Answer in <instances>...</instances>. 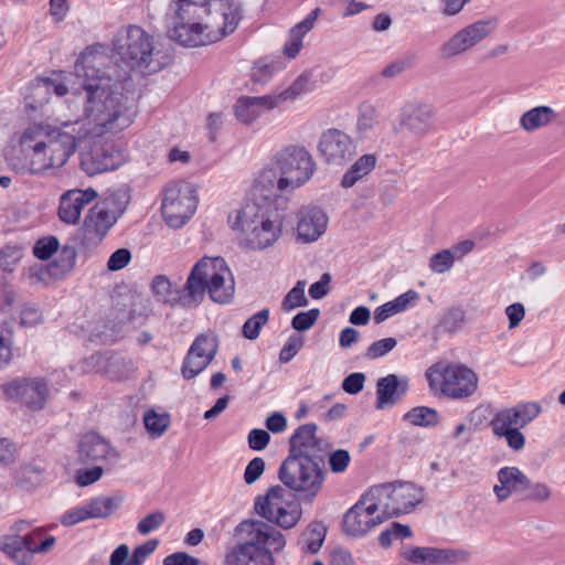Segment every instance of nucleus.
<instances>
[{"label":"nucleus","mask_w":565,"mask_h":565,"mask_svg":"<svg viewBox=\"0 0 565 565\" xmlns=\"http://www.w3.org/2000/svg\"><path fill=\"white\" fill-rule=\"evenodd\" d=\"M305 287L306 281L298 280L297 284L289 290L281 303V308L285 311H291L308 303V299L305 295Z\"/></svg>","instance_id":"obj_48"},{"label":"nucleus","mask_w":565,"mask_h":565,"mask_svg":"<svg viewBox=\"0 0 565 565\" xmlns=\"http://www.w3.org/2000/svg\"><path fill=\"white\" fill-rule=\"evenodd\" d=\"M466 323V311L462 307L454 306L448 308L439 320L443 331L455 333Z\"/></svg>","instance_id":"obj_46"},{"label":"nucleus","mask_w":565,"mask_h":565,"mask_svg":"<svg viewBox=\"0 0 565 565\" xmlns=\"http://www.w3.org/2000/svg\"><path fill=\"white\" fill-rule=\"evenodd\" d=\"M411 57H402L388 63L381 72L384 78H394L412 66Z\"/></svg>","instance_id":"obj_64"},{"label":"nucleus","mask_w":565,"mask_h":565,"mask_svg":"<svg viewBox=\"0 0 565 565\" xmlns=\"http://www.w3.org/2000/svg\"><path fill=\"white\" fill-rule=\"evenodd\" d=\"M278 478L285 488L312 502L320 493L326 480L323 460L287 456L278 470Z\"/></svg>","instance_id":"obj_6"},{"label":"nucleus","mask_w":565,"mask_h":565,"mask_svg":"<svg viewBox=\"0 0 565 565\" xmlns=\"http://www.w3.org/2000/svg\"><path fill=\"white\" fill-rule=\"evenodd\" d=\"M303 347V339L301 335L292 334L288 338L279 353V361L281 363L289 362Z\"/></svg>","instance_id":"obj_61"},{"label":"nucleus","mask_w":565,"mask_h":565,"mask_svg":"<svg viewBox=\"0 0 565 565\" xmlns=\"http://www.w3.org/2000/svg\"><path fill=\"white\" fill-rule=\"evenodd\" d=\"M254 508L259 516L284 529L294 527L301 518L300 505L280 486L271 487L266 494L258 495Z\"/></svg>","instance_id":"obj_11"},{"label":"nucleus","mask_w":565,"mask_h":565,"mask_svg":"<svg viewBox=\"0 0 565 565\" xmlns=\"http://www.w3.org/2000/svg\"><path fill=\"white\" fill-rule=\"evenodd\" d=\"M60 243L56 237L50 236L39 239L34 247L33 254L42 260L49 259L54 253L57 252Z\"/></svg>","instance_id":"obj_52"},{"label":"nucleus","mask_w":565,"mask_h":565,"mask_svg":"<svg viewBox=\"0 0 565 565\" xmlns=\"http://www.w3.org/2000/svg\"><path fill=\"white\" fill-rule=\"evenodd\" d=\"M211 10L188 11L186 8L169 6L166 13L168 38L184 46L198 47L210 42L209 23Z\"/></svg>","instance_id":"obj_7"},{"label":"nucleus","mask_w":565,"mask_h":565,"mask_svg":"<svg viewBox=\"0 0 565 565\" xmlns=\"http://www.w3.org/2000/svg\"><path fill=\"white\" fill-rule=\"evenodd\" d=\"M235 296V278L222 257L214 256V302L228 305Z\"/></svg>","instance_id":"obj_32"},{"label":"nucleus","mask_w":565,"mask_h":565,"mask_svg":"<svg viewBox=\"0 0 565 565\" xmlns=\"http://www.w3.org/2000/svg\"><path fill=\"white\" fill-rule=\"evenodd\" d=\"M376 162L377 158L375 154L367 153L361 156L344 173L341 185L345 189L352 188L375 168Z\"/></svg>","instance_id":"obj_37"},{"label":"nucleus","mask_w":565,"mask_h":565,"mask_svg":"<svg viewBox=\"0 0 565 565\" xmlns=\"http://www.w3.org/2000/svg\"><path fill=\"white\" fill-rule=\"evenodd\" d=\"M214 42L233 34L244 18L241 0H214Z\"/></svg>","instance_id":"obj_24"},{"label":"nucleus","mask_w":565,"mask_h":565,"mask_svg":"<svg viewBox=\"0 0 565 565\" xmlns=\"http://www.w3.org/2000/svg\"><path fill=\"white\" fill-rule=\"evenodd\" d=\"M380 124V115L377 109L373 105H363L360 108L356 131L361 137L369 136L370 132L374 131Z\"/></svg>","instance_id":"obj_43"},{"label":"nucleus","mask_w":565,"mask_h":565,"mask_svg":"<svg viewBox=\"0 0 565 565\" xmlns=\"http://www.w3.org/2000/svg\"><path fill=\"white\" fill-rule=\"evenodd\" d=\"M409 380L406 376L388 374L376 383V408L384 409L397 403L408 391Z\"/></svg>","instance_id":"obj_31"},{"label":"nucleus","mask_w":565,"mask_h":565,"mask_svg":"<svg viewBox=\"0 0 565 565\" xmlns=\"http://www.w3.org/2000/svg\"><path fill=\"white\" fill-rule=\"evenodd\" d=\"M170 415L157 409H147L143 414V424L147 431L153 437L162 436L170 426Z\"/></svg>","instance_id":"obj_40"},{"label":"nucleus","mask_w":565,"mask_h":565,"mask_svg":"<svg viewBox=\"0 0 565 565\" xmlns=\"http://www.w3.org/2000/svg\"><path fill=\"white\" fill-rule=\"evenodd\" d=\"M326 537V527L316 523L308 526L299 539L301 550L311 554L319 552Z\"/></svg>","instance_id":"obj_41"},{"label":"nucleus","mask_w":565,"mask_h":565,"mask_svg":"<svg viewBox=\"0 0 565 565\" xmlns=\"http://www.w3.org/2000/svg\"><path fill=\"white\" fill-rule=\"evenodd\" d=\"M355 151L352 137L337 128L324 130L318 141V153L329 166H345L354 157Z\"/></svg>","instance_id":"obj_16"},{"label":"nucleus","mask_w":565,"mask_h":565,"mask_svg":"<svg viewBox=\"0 0 565 565\" xmlns=\"http://www.w3.org/2000/svg\"><path fill=\"white\" fill-rule=\"evenodd\" d=\"M158 545L159 541L157 539H151L137 546L131 554L134 565H142L145 561L156 551Z\"/></svg>","instance_id":"obj_63"},{"label":"nucleus","mask_w":565,"mask_h":565,"mask_svg":"<svg viewBox=\"0 0 565 565\" xmlns=\"http://www.w3.org/2000/svg\"><path fill=\"white\" fill-rule=\"evenodd\" d=\"M371 491L386 519L412 512L424 499L423 489L412 482L383 483Z\"/></svg>","instance_id":"obj_12"},{"label":"nucleus","mask_w":565,"mask_h":565,"mask_svg":"<svg viewBox=\"0 0 565 565\" xmlns=\"http://www.w3.org/2000/svg\"><path fill=\"white\" fill-rule=\"evenodd\" d=\"M25 539L20 534L4 535L0 537V548L11 557L25 550Z\"/></svg>","instance_id":"obj_54"},{"label":"nucleus","mask_w":565,"mask_h":565,"mask_svg":"<svg viewBox=\"0 0 565 565\" xmlns=\"http://www.w3.org/2000/svg\"><path fill=\"white\" fill-rule=\"evenodd\" d=\"M12 358V332L0 323V367Z\"/></svg>","instance_id":"obj_60"},{"label":"nucleus","mask_w":565,"mask_h":565,"mask_svg":"<svg viewBox=\"0 0 565 565\" xmlns=\"http://www.w3.org/2000/svg\"><path fill=\"white\" fill-rule=\"evenodd\" d=\"M319 316V309L299 312L292 318L291 326L297 331H307L317 322Z\"/></svg>","instance_id":"obj_57"},{"label":"nucleus","mask_w":565,"mask_h":565,"mask_svg":"<svg viewBox=\"0 0 565 565\" xmlns=\"http://www.w3.org/2000/svg\"><path fill=\"white\" fill-rule=\"evenodd\" d=\"M281 192H288V190L281 184V179L270 164L259 171L253 182L249 198L245 202L258 203L264 206L282 205L288 207L287 200L280 196Z\"/></svg>","instance_id":"obj_19"},{"label":"nucleus","mask_w":565,"mask_h":565,"mask_svg":"<svg viewBox=\"0 0 565 565\" xmlns=\"http://www.w3.org/2000/svg\"><path fill=\"white\" fill-rule=\"evenodd\" d=\"M209 338L201 335L191 345L184 361L182 373L186 379H192L203 371L212 360V352L207 350Z\"/></svg>","instance_id":"obj_34"},{"label":"nucleus","mask_w":565,"mask_h":565,"mask_svg":"<svg viewBox=\"0 0 565 565\" xmlns=\"http://www.w3.org/2000/svg\"><path fill=\"white\" fill-rule=\"evenodd\" d=\"M386 518L371 489L344 514L343 530L352 536H362Z\"/></svg>","instance_id":"obj_15"},{"label":"nucleus","mask_w":565,"mask_h":565,"mask_svg":"<svg viewBox=\"0 0 565 565\" xmlns=\"http://www.w3.org/2000/svg\"><path fill=\"white\" fill-rule=\"evenodd\" d=\"M426 377L431 391L452 399L471 396L479 382L476 372L462 364H434L427 369Z\"/></svg>","instance_id":"obj_8"},{"label":"nucleus","mask_w":565,"mask_h":565,"mask_svg":"<svg viewBox=\"0 0 565 565\" xmlns=\"http://www.w3.org/2000/svg\"><path fill=\"white\" fill-rule=\"evenodd\" d=\"M76 254L73 248L64 247L60 254V260L52 264L53 275L68 273L73 269Z\"/></svg>","instance_id":"obj_58"},{"label":"nucleus","mask_w":565,"mask_h":565,"mask_svg":"<svg viewBox=\"0 0 565 565\" xmlns=\"http://www.w3.org/2000/svg\"><path fill=\"white\" fill-rule=\"evenodd\" d=\"M82 89V118L71 120L84 138L116 134L128 128L135 118L132 104L124 93L125 84L110 74V58L103 47H88L74 66Z\"/></svg>","instance_id":"obj_1"},{"label":"nucleus","mask_w":565,"mask_h":565,"mask_svg":"<svg viewBox=\"0 0 565 565\" xmlns=\"http://www.w3.org/2000/svg\"><path fill=\"white\" fill-rule=\"evenodd\" d=\"M97 198V192L87 188L85 190L72 189L60 198L58 217L66 224L74 225L79 218L83 209Z\"/></svg>","instance_id":"obj_26"},{"label":"nucleus","mask_w":565,"mask_h":565,"mask_svg":"<svg viewBox=\"0 0 565 565\" xmlns=\"http://www.w3.org/2000/svg\"><path fill=\"white\" fill-rule=\"evenodd\" d=\"M188 308L198 307L212 291V257L203 256L191 268L183 286Z\"/></svg>","instance_id":"obj_20"},{"label":"nucleus","mask_w":565,"mask_h":565,"mask_svg":"<svg viewBox=\"0 0 565 565\" xmlns=\"http://www.w3.org/2000/svg\"><path fill=\"white\" fill-rule=\"evenodd\" d=\"M196 206L195 190L188 183H180L166 190L161 211L170 227L180 228L193 216Z\"/></svg>","instance_id":"obj_13"},{"label":"nucleus","mask_w":565,"mask_h":565,"mask_svg":"<svg viewBox=\"0 0 565 565\" xmlns=\"http://www.w3.org/2000/svg\"><path fill=\"white\" fill-rule=\"evenodd\" d=\"M23 537L25 539V550L31 554L46 553L55 544V537L45 535L43 529H35L31 533L24 534Z\"/></svg>","instance_id":"obj_42"},{"label":"nucleus","mask_w":565,"mask_h":565,"mask_svg":"<svg viewBox=\"0 0 565 565\" xmlns=\"http://www.w3.org/2000/svg\"><path fill=\"white\" fill-rule=\"evenodd\" d=\"M154 296L162 302L170 306H182L188 308L183 299L184 290L173 288L171 280L163 275L156 276L151 284Z\"/></svg>","instance_id":"obj_36"},{"label":"nucleus","mask_w":565,"mask_h":565,"mask_svg":"<svg viewBox=\"0 0 565 565\" xmlns=\"http://www.w3.org/2000/svg\"><path fill=\"white\" fill-rule=\"evenodd\" d=\"M79 459L84 463H114L117 452L100 436L89 433L83 436L78 446Z\"/></svg>","instance_id":"obj_28"},{"label":"nucleus","mask_w":565,"mask_h":565,"mask_svg":"<svg viewBox=\"0 0 565 565\" xmlns=\"http://www.w3.org/2000/svg\"><path fill=\"white\" fill-rule=\"evenodd\" d=\"M119 497H97L84 505L72 508L61 516V523L73 526L88 519H102L109 516L121 503Z\"/></svg>","instance_id":"obj_22"},{"label":"nucleus","mask_w":565,"mask_h":565,"mask_svg":"<svg viewBox=\"0 0 565 565\" xmlns=\"http://www.w3.org/2000/svg\"><path fill=\"white\" fill-rule=\"evenodd\" d=\"M280 67L281 63L278 60L263 57L254 63L250 76L254 82L264 84L268 82Z\"/></svg>","instance_id":"obj_45"},{"label":"nucleus","mask_w":565,"mask_h":565,"mask_svg":"<svg viewBox=\"0 0 565 565\" xmlns=\"http://www.w3.org/2000/svg\"><path fill=\"white\" fill-rule=\"evenodd\" d=\"M309 78L307 75H300L296 78V81L286 89H284L278 95H273L276 98V104L279 106L281 103L287 100H294L299 97L301 94L308 90Z\"/></svg>","instance_id":"obj_49"},{"label":"nucleus","mask_w":565,"mask_h":565,"mask_svg":"<svg viewBox=\"0 0 565 565\" xmlns=\"http://www.w3.org/2000/svg\"><path fill=\"white\" fill-rule=\"evenodd\" d=\"M289 223L288 207L282 205H259L245 202L241 209L228 215L232 230L238 232L245 246L263 250L273 246Z\"/></svg>","instance_id":"obj_3"},{"label":"nucleus","mask_w":565,"mask_h":565,"mask_svg":"<svg viewBox=\"0 0 565 565\" xmlns=\"http://www.w3.org/2000/svg\"><path fill=\"white\" fill-rule=\"evenodd\" d=\"M109 205V199H106L103 205H96L90 209L85 217L82 227V244L86 248L98 246L117 222L118 215L124 212V210L111 211Z\"/></svg>","instance_id":"obj_18"},{"label":"nucleus","mask_w":565,"mask_h":565,"mask_svg":"<svg viewBox=\"0 0 565 565\" xmlns=\"http://www.w3.org/2000/svg\"><path fill=\"white\" fill-rule=\"evenodd\" d=\"M102 465L103 463H97L93 468L79 469L76 475L77 484L81 487H86L98 481L104 473Z\"/></svg>","instance_id":"obj_62"},{"label":"nucleus","mask_w":565,"mask_h":565,"mask_svg":"<svg viewBox=\"0 0 565 565\" xmlns=\"http://www.w3.org/2000/svg\"><path fill=\"white\" fill-rule=\"evenodd\" d=\"M559 115L550 106H536L526 110L520 118V127L533 132L558 121Z\"/></svg>","instance_id":"obj_35"},{"label":"nucleus","mask_w":565,"mask_h":565,"mask_svg":"<svg viewBox=\"0 0 565 565\" xmlns=\"http://www.w3.org/2000/svg\"><path fill=\"white\" fill-rule=\"evenodd\" d=\"M397 344L395 338H385L373 342L366 350L365 356L371 360H375L386 355Z\"/></svg>","instance_id":"obj_56"},{"label":"nucleus","mask_w":565,"mask_h":565,"mask_svg":"<svg viewBox=\"0 0 565 565\" xmlns=\"http://www.w3.org/2000/svg\"><path fill=\"white\" fill-rule=\"evenodd\" d=\"M82 145L79 166L88 175L116 170L127 160L125 151L105 136L87 137Z\"/></svg>","instance_id":"obj_9"},{"label":"nucleus","mask_w":565,"mask_h":565,"mask_svg":"<svg viewBox=\"0 0 565 565\" xmlns=\"http://www.w3.org/2000/svg\"><path fill=\"white\" fill-rule=\"evenodd\" d=\"M399 555L412 565H456L470 559V553L466 550L431 546H406Z\"/></svg>","instance_id":"obj_17"},{"label":"nucleus","mask_w":565,"mask_h":565,"mask_svg":"<svg viewBox=\"0 0 565 565\" xmlns=\"http://www.w3.org/2000/svg\"><path fill=\"white\" fill-rule=\"evenodd\" d=\"M455 257L451 250L443 249L434 254L429 259V268L437 274H444L450 270L454 266Z\"/></svg>","instance_id":"obj_51"},{"label":"nucleus","mask_w":565,"mask_h":565,"mask_svg":"<svg viewBox=\"0 0 565 565\" xmlns=\"http://www.w3.org/2000/svg\"><path fill=\"white\" fill-rule=\"evenodd\" d=\"M1 388L8 399L21 401L32 409L42 408L49 395L46 383L39 379L13 380Z\"/></svg>","instance_id":"obj_21"},{"label":"nucleus","mask_w":565,"mask_h":565,"mask_svg":"<svg viewBox=\"0 0 565 565\" xmlns=\"http://www.w3.org/2000/svg\"><path fill=\"white\" fill-rule=\"evenodd\" d=\"M290 457L323 460L322 441L317 437V425L305 424L296 429L289 440Z\"/></svg>","instance_id":"obj_25"},{"label":"nucleus","mask_w":565,"mask_h":565,"mask_svg":"<svg viewBox=\"0 0 565 565\" xmlns=\"http://www.w3.org/2000/svg\"><path fill=\"white\" fill-rule=\"evenodd\" d=\"M237 543L227 550L223 565H274V552L281 551L286 541L270 524L248 519L235 529Z\"/></svg>","instance_id":"obj_4"},{"label":"nucleus","mask_w":565,"mask_h":565,"mask_svg":"<svg viewBox=\"0 0 565 565\" xmlns=\"http://www.w3.org/2000/svg\"><path fill=\"white\" fill-rule=\"evenodd\" d=\"M511 408L514 409L521 428L532 423L542 412V406L537 402L521 403Z\"/></svg>","instance_id":"obj_50"},{"label":"nucleus","mask_w":565,"mask_h":565,"mask_svg":"<svg viewBox=\"0 0 565 565\" xmlns=\"http://www.w3.org/2000/svg\"><path fill=\"white\" fill-rule=\"evenodd\" d=\"M166 521V516L163 514V512L161 511H154L148 515H146L145 518H142L138 525H137V531L141 534V535H147L156 530H158Z\"/></svg>","instance_id":"obj_53"},{"label":"nucleus","mask_w":565,"mask_h":565,"mask_svg":"<svg viewBox=\"0 0 565 565\" xmlns=\"http://www.w3.org/2000/svg\"><path fill=\"white\" fill-rule=\"evenodd\" d=\"M278 107L273 95L258 97L242 96L237 99L234 111L236 119L244 125H250L265 113Z\"/></svg>","instance_id":"obj_30"},{"label":"nucleus","mask_w":565,"mask_h":565,"mask_svg":"<svg viewBox=\"0 0 565 565\" xmlns=\"http://www.w3.org/2000/svg\"><path fill=\"white\" fill-rule=\"evenodd\" d=\"M269 309H263L248 318L242 328L243 335L248 340L259 337L263 327L268 322Z\"/></svg>","instance_id":"obj_47"},{"label":"nucleus","mask_w":565,"mask_h":565,"mask_svg":"<svg viewBox=\"0 0 565 565\" xmlns=\"http://www.w3.org/2000/svg\"><path fill=\"white\" fill-rule=\"evenodd\" d=\"M328 216L319 207H303L299 211L297 235L303 243L317 241L327 230Z\"/></svg>","instance_id":"obj_29"},{"label":"nucleus","mask_w":565,"mask_h":565,"mask_svg":"<svg viewBox=\"0 0 565 565\" xmlns=\"http://www.w3.org/2000/svg\"><path fill=\"white\" fill-rule=\"evenodd\" d=\"M270 164L276 169L281 184L292 191L311 179L316 170L312 156L303 147L288 146L278 151Z\"/></svg>","instance_id":"obj_10"},{"label":"nucleus","mask_w":565,"mask_h":565,"mask_svg":"<svg viewBox=\"0 0 565 565\" xmlns=\"http://www.w3.org/2000/svg\"><path fill=\"white\" fill-rule=\"evenodd\" d=\"M436 119V109L426 103H411L405 105L399 115V125L416 138L426 137L433 129Z\"/></svg>","instance_id":"obj_23"},{"label":"nucleus","mask_w":565,"mask_h":565,"mask_svg":"<svg viewBox=\"0 0 565 565\" xmlns=\"http://www.w3.org/2000/svg\"><path fill=\"white\" fill-rule=\"evenodd\" d=\"M85 139L75 125L63 121L58 127L33 124L19 137L21 157L12 162L14 169L30 173H43L62 168Z\"/></svg>","instance_id":"obj_2"},{"label":"nucleus","mask_w":565,"mask_h":565,"mask_svg":"<svg viewBox=\"0 0 565 565\" xmlns=\"http://www.w3.org/2000/svg\"><path fill=\"white\" fill-rule=\"evenodd\" d=\"M22 249L18 246H6L0 250V267L6 271L13 270L22 258Z\"/></svg>","instance_id":"obj_55"},{"label":"nucleus","mask_w":565,"mask_h":565,"mask_svg":"<svg viewBox=\"0 0 565 565\" xmlns=\"http://www.w3.org/2000/svg\"><path fill=\"white\" fill-rule=\"evenodd\" d=\"M404 420L420 427H435L440 422V416L435 408L427 406H417L404 415Z\"/></svg>","instance_id":"obj_39"},{"label":"nucleus","mask_w":565,"mask_h":565,"mask_svg":"<svg viewBox=\"0 0 565 565\" xmlns=\"http://www.w3.org/2000/svg\"><path fill=\"white\" fill-rule=\"evenodd\" d=\"M54 93L57 96H64L68 93V87L61 76L38 78L32 85V94L35 102L43 104L47 102L46 95Z\"/></svg>","instance_id":"obj_38"},{"label":"nucleus","mask_w":565,"mask_h":565,"mask_svg":"<svg viewBox=\"0 0 565 565\" xmlns=\"http://www.w3.org/2000/svg\"><path fill=\"white\" fill-rule=\"evenodd\" d=\"M351 461V456L345 449H338L329 455L328 463L333 473H343Z\"/></svg>","instance_id":"obj_59"},{"label":"nucleus","mask_w":565,"mask_h":565,"mask_svg":"<svg viewBox=\"0 0 565 565\" xmlns=\"http://www.w3.org/2000/svg\"><path fill=\"white\" fill-rule=\"evenodd\" d=\"M498 482L493 486V493L499 503L507 501L514 494H521L530 488L529 477L518 467H503L497 473Z\"/></svg>","instance_id":"obj_27"},{"label":"nucleus","mask_w":565,"mask_h":565,"mask_svg":"<svg viewBox=\"0 0 565 565\" xmlns=\"http://www.w3.org/2000/svg\"><path fill=\"white\" fill-rule=\"evenodd\" d=\"M114 50L121 62L132 70L154 73L168 64V58L156 50L153 38L137 25L117 32Z\"/></svg>","instance_id":"obj_5"},{"label":"nucleus","mask_w":565,"mask_h":565,"mask_svg":"<svg viewBox=\"0 0 565 565\" xmlns=\"http://www.w3.org/2000/svg\"><path fill=\"white\" fill-rule=\"evenodd\" d=\"M497 28L493 18L480 19L457 31L439 47V55L450 60L462 55L487 39Z\"/></svg>","instance_id":"obj_14"},{"label":"nucleus","mask_w":565,"mask_h":565,"mask_svg":"<svg viewBox=\"0 0 565 565\" xmlns=\"http://www.w3.org/2000/svg\"><path fill=\"white\" fill-rule=\"evenodd\" d=\"M320 8L313 9L302 21L295 24L288 32V40L282 46V53L288 60H294L303 46L305 36L313 29Z\"/></svg>","instance_id":"obj_33"},{"label":"nucleus","mask_w":565,"mask_h":565,"mask_svg":"<svg viewBox=\"0 0 565 565\" xmlns=\"http://www.w3.org/2000/svg\"><path fill=\"white\" fill-rule=\"evenodd\" d=\"M494 436L512 429H521L514 409L511 407L499 411L490 422Z\"/></svg>","instance_id":"obj_44"}]
</instances>
